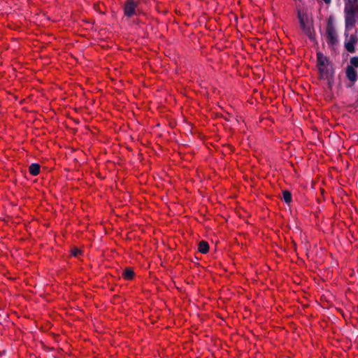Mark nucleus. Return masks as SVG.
<instances>
[{
    "instance_id": "1",
    "label": "nucleus",
    "mask_w": 358,
    "mask_h": 358,
    "mask_svg": "<svg viewBox=\"0 0 358 358\" xmlns=\"http://www.w3.org/2000/svg\"><path fill=\"white\" fill-rule=\"evenodd\" d=\"M345 27L346 30L352 29L358 17V0H347L345 3Z\"/></svg>"
},
{
    "instance_id": "2",
    "label": "nucleus",
    "mask_w": 358,
    "mask_h": 358,
    "mask_svg": "<svg viewBox=\"0 0 358 358\" xmlns=\"http://www.w3.org/2000/svg\"><path fill=\"white\" fill-rule=\"evenodd\" d=\"M297 17L299 21L301 29L310 41L315 40V32L313 27V20L309 18L308 15L298 10Z\"/></svg>"
},
{
    "instance_id": "3",
    "label": "nucleus",
    "mask_w": 358,
    "mask_h": 358,
    "mask_svg": "<svg viewBox=\"0 0 358 358\" xmlns=\"http://www.w3.org/2000/svg\"><path fill=\"white\" fill-rule=\"evenodd\" d=\"M327 41L328 44L331 45H335L338 42L337 33L333 24V17H329L327 25Z\"/></svg>"
},
{
    "instance_id": "4",
    "label": "nucleus",
    "mask_w": 358,
    "mask_h": 358,
    "mask_svg": "<svg viewBox=\"0 0 358 358\" xmlns=\"http://www.w3.org/2000/svg\"><path fill=\"white\" fill-rule=\"evenodd\" d=\"M138 3L134 0H127L123 4L124 15L127 17H131L136 15V8Z\"/></svg>"
},
{
    "instance_id": "5",
    "label": "nucleus",
    "mask_w": 358,
    "mask_h": 358,
    "mask_svg": "<svg viewBox=\"0 0 358 358\" xmlns=\"http://www.w3.org/2000/svg\"><path fill=\"white\" fill-rule=\"evenodd\" d=\"M345 29V36L346 37L345 41V48L350 53H354L355 52V45L358 43V37L356 34H351L348 38V34L347 33Z\"/></svg>"
},
{
    "instance_id": "6",
    "label": "nucleus",
    "mask_w": 358,
    "mask_h": 358,
    "mask_svg": "<svg viewBox=\"0 0 358 358\" xmlns=\"http://www.w3.org/2000/svg\"><path fill=\"white\" fill-rule=\"evenodd\" d=\"M318 70L320 73V76L323 79L332 78L334 75V71L331 62L325 64V66H319Z\"/></svg>"
},
{
    "instance_id": "7",
    "label": "nucleus",
    "mask_w": 358,
    "mask_h": 358,
    "mask_svg": "<svg viewBox=\"0 0 358 358\" xmlns=\"http://www.w3.org/2000/svg\"><path fill=\"white\" fill-rule=\"evenodd\" d=\"M345 73L347 78L352 83L357 80V72L352 66H347Z\"/></svg>"
},
{
    "instance_id": "8",
    "label": "nucleus",
    "mask_w": 358,
    "mask_h": 358,
    "mask_svg": "<svg viewBox=\"0 0 358 358\" xmlns=\"http://www.w3.org/2000/svg\"><path fill=\"white\" fill-rule=\"evenodd\" d=\"M317 66H325V64L330 62L327 57L324 56L322 53L318 52L317 54Z\"/></svg>"
},
{
    "instance_id": "9",
    "label": "nucleus",
    "mask_w": 358,
    "mask_h": 358,
    "mask_svg": "<svg viewBox=\"0 0 358 358\" xmlns=\"http://www.w3.org/2000/svg\"><path fill=\"white\" fill-rule=\"evenodd\" d=\"M122 275L125 280H131L134 277L135 273L131 268L128 267L123 270Z\"/></svg>"
},
{
    "instance_id": "10",
    "label": "nucleus",
    "mask_w": 358,
    "mask_h": 358,
    "mask_svg": "<svg viewBox=\"0 0 358 358\" xmlns=\"http://www.w3.org/2000/svg\"><path fill=\"white\" fill-rule=\"evenodd\" d=\"M198 250L202 254H206L209 250V245L205 241H201L198 245Z\"/></svg>"
},
{
    "instance_id": "11",
    "label": "nucleus",
    "mask_w": 358,
    "mask_h": 358,
    "mask_svg": "<svg viewBox=\"0 0 358 358\" xmlns=\"http://www.w3.org/2000/svg\"><path fill=\"white\" fill-rule=\"evenodd\" d=\"M40 169L41 166L38 164L33 163L29 166V171L30 174H31L34 176H36L40 173Z\"/></svg>"
},
{
    "instance_id": "12",
    "label": "nucleus",
    "mask_w": 358,
    "mask_h": 358,
    "mask_svg": "<svg viewBox=\"0 0 358 358\" xmlns=\"http://www.w3.org/2000/svg\"><path fill=\"white\" fill-rule=\"evenodd\" d=\"M282 199L286 203H289L292 201V194L288 190L282 191Z\"/></svg>"
},
{
    "instance_id": "13",
    "label": "nucleus",
    "mask_w": 358,
    "mask_h": 358,
    "mask_svg": "<svg viewBox=\"0 0 358 358\" xmlns=\"http://www.w3.org/2000/svg\"><path fill=\"white\" fill-rule=\"evenodd\" d=\"M350 66H352L353 68H358V57L357 56L352 57L350 59Z\"/></svg>"
},
{
    "instance_id": "14",
    "label": "nucleus",
    "mask_w": 358,
    "mask_h": 358,
    "mask_svg": "<svg viewBox=\"0 0 358 358\" xmlns=\"http://www.w3.org/2000/svg\"><path fill=\"white\" fill-rule=\"evenodd\" d=\"M71 252L72 256L78 257L81 253V250L77 248H74L71 249Z\"/></svg>"
},
{
    "instance_id": "15",
    "label": "nucleus",
    "mask_w": 358,
    "mask_h": 358,
    "mask_svg": "<svg viewBox=\"0 0 358 358\" xmlns=\"http://www.w3.org/2000/svg\"><path fill=\"white\" fill-rule=\"evenodd\" d=\"M326 4H330L331 2V0H323Z\"/></svg>"
}]
</instances>
